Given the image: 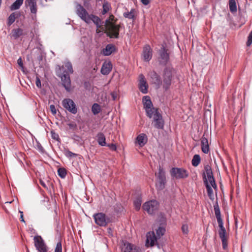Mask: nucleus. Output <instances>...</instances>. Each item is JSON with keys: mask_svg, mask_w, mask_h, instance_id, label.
<instances>
[{"mask_svg": "<svg viewBox=\"0 0 252 252\" xmlns=\"http://www.w3.org/2000/svg\"><path fill=\"white\" fill-rule=\"evenodd\" d=\"M67 125L71 129H75L76 127V125L74 123H69Z\"/></svg>", "mask_w": 252, "mask_h": 252, "instance_id": "55", "label": "nucleus"}, {"mask_svg": "<svg viewBox=\"0 0 252 252\" xmlns=\"http://www.w3.org/2000/svg\"><path fill=\"white\" fill-rule=\"evenodd\" d=\"M61 77L63 86L66 91L70 92L71 90V85L69 74L65 70H64Z\"/></svg>", "mask_w": 252, "mask_h": 252, "instance_id": "10", "label": "nucleus"}, {"mask_svg": "<svg viewBox=\"0 0 252 252\" xmlns=\"http://www.w3.org/2000/svg\"><path fill=\"white\" fill-rule=\"evenodd\" d=\"M203 179L205 185L208 196L211 199L213 196V190L217 188L215 180L213 175L211 167L209 165H206L204 168V171L203 173Z\"/></svg>", "mask_w": 252, "mask_h": 252, "instance_id": "1", "label": "nucleus"}, {"mask_svg": "<svg viewBox=\"0 0 252 252\" xmlns=\"http://www.w3.org/2000/svg\"><path fill=\"white\" fill-rule=\"evenodd\" d=\"M25 3L29 6L32 13H36L37 4L35 0H26Z\"/></svg>", "mask_w": 252, "mask_h": 252, "instance_id": "24", "label": "nucleus"}, {"mask_svg": "<svg viewBox=\"0 0 252 252\" xmlns=\"http://www.w3.org/2000/svg\"><path fill=\"white\" fill-rule=\"evenodd\" d=\"M24 0H16L11 6L10 10H15L18 9L22 5Z\"/></svg>", "mask_w": 252, "mask_h": 252, "instance_id": "31", "label": "nucleus"}, {"mask_svg": "<svg viewBox=\"0 0 252 252\" xmlns=\"http://www.w3.org/2000/svg\"><path fill=\"white\" fill-rule=\"evenodd\" d=\"M171 175L176 179H182L188 177L189 174L186 169L174 167L171 170Z\"/></svg>", "mask_w": 252, "mask_h": 252, "instance_id": "8", "label": "nucleus"}, {"mask_svg": "<svg viewBox=\"0 0 252 252\" xmlns=\"http://www.w3.org/2000/svg\"><path fill=\"white\" fill-rule=\"evenodd\" d=\"M201 145L202 151L204 154H208L209 152V146L208 144V140L207 138L205 137L204 134L201 139Z\"/></svg>", "mask_w": 252, "mask_h": 252, "instance_id": "21", "label": "nucleus"}, {"mask_svg": "<svg viewBox=\"0 0 252 252\" xmlns=\"http://www.w3.org/2000/svg\"><path fill=\"white\" fill-rule=\"evenodd\" d=\"M166 183V179H157L156 184V188L158 190H162L164 187Z\"/></svg>", "mask_w": 252, "mask_h": 252, "instance_id": "30", "label": "nucleus"}, {"mask_svg": "<svg viewBox=\"0 0 252 252\" xmlns=\"http://www.w3.org/2000/svg\"><path fill=\"white\" fill-rule=\"evenodd\" d=\"M136 142L140 147H143L147 142L148 138L146 134L141 133L136 137Z\"/></svg>", "mask_w": 252, "mask_h": 252, "instance_id": "22", "label": "nucleus"}, {"mask_svg": "<svg viewBox=\"0 0 252 252\" xmlns=\"http://www.w3.org/2000/svg\"><path fill=\"white\" fill-rule=\"evenodd\" d=\"M135 9L131 8L130 11H127L124 12L123 14V16L126 18L134 20L135 18Z\"/></svg>", "mask_w": 252, "mask_h": 252, "instance_id": "28", "label": "nucleus"}, {"mask_svg": "<svg viewBox=\"0 0 252 252\" xmlns=\"http://www.w3.org/2000/svg\"><path fill=\"white\" fill-rule=\"evenodd\" d=\"M214 208L215 215L218 223V226L219 227V229L218 230V234L220 237V212L219 205L217 201H216L215 204L214 205Z\"/></svg>", "mask_w": 252, "mask_h": 252, "instance_id": "19", "label": "nucleus"}, {"mask_svg": "<svg viewBox=\"0 0 252 252\" xmlns=\"http://www.w3.org/2000/svg\"><path fill=\"white\" fill-rule=\"evenodd\" d=\"M54 252H62V246L61 242L57 243Z\"/></svg>", "mask_w": 252, "mask_h": 252, "instance_id": "47", "label": "nucleus"}, {"mask_svg": "<svg viewBox=\"0 0 252 252\" xmlns=\"http://www.w3.org/2000/svg\"><path fill=\"white\" fill-rule=\"evenodd\" d=\"M154 126L158 129H162L164 126V121L162 119V116L159 113H157L154 115Z\"/></svg>", "mask_w": 252, "mask_h": 252, "instance_id": "13", "label": "nucleus"}, {"mask_svg": "<svg viewBox=\"0 0 252 252\" xmlns=\"http://www.w3.org/2000/svg\"><path fill=\"white\" fill-rule=\"evenodd\" d=\"M111 95L113 98V100H115L117 98V94L115 92H112L111 94Z\"/></svg>", "mask_w": 252, "mask_h": 252, "instance_id": "57", "label": "nucleus"}, {"mask_svg": "<svg viewBox=\"0 0 252 252\" xmlns=\"http://www.w3.org/2000/svg\"><path fill=\"white\" fill-rule=\"evenodd\" d=\"M12 201H10V202H5V204H10L11 203Z\"/></svg>", "mask_w": 252, "mask_h": 252, "instance_id": "61", "label": "nucleus"}, {"mask_svg": "<svg viewBox=\"0 0 252 252\" xmlns=\"http://www.w3.org/2000/svg\"><path fill=\"white\" fill-rule=\"evenodd\" d=\"M143 103L144 105V107L145 109L152 107L153 104L151 100L150 97L149 96H144L143 98Z\"/></svg>", "mask_w": 252, "mask_h": 252, "instance_id": "29", "label": "nucleus"}, {"mask_svg": "<svg viewBox=\"0 0 252 252\" xmlns=\"http://www.w3.org/2000/svg\"><path fill=\"white\" fill-rule=\"evenodd\" d=\"M20 220L22 222H25L23 218V215H20Z\"/></svg>", "mask_w": 252, "mask_h": 252, "instance_id": "59", "label": "nucleus"}, {"mask_svg": "<svg viewBox=\"0 0 252 252\" xmlns=\"http://www.w3.org/2000/svg\"><path fill=\"white\" fill-rule=\"evenodd\" d=\"M145 111L149 118H152L153 116L154 117V115H156L157 113H159L158 110L153 106L145 109Z\"/></svg>", "mask_w": 252, "mask_h": 252, "instance_id": "27", "label": "nucleus"}, {"mask_svg": "<svg viewBox=\"0 0 252 252\" xmlns=\"http://www.w3.org/2000/svg\"><path fill=\"white\" fill-rule=\"evenodd\" d=\"M235 225L236 229H238V228H241L242 227V223L241 222V220L240 219L239 220L237 218H235Z\"/></svg>", "mask_w": 252, "mask_h": 252, "instance_id": "46", "label": "nucleus"}, {"mask_svg": "<svg viewBox=\"0 0 252 252\" xmlns=\"http://www.w3.org/2000/svg\"><path fill=\"white\" fill-rule=\"evenodd\" d=\"M252 43V31L250 32L248 37V41L247 42V45L250 46Z\"/></svg>", "mask_w": 252, "mask_h": 252, "instance_id": "50", "label": "nucleus"}, {"mask_svg": "<svg viewBox=\"0 0 252 252\" xmlns=\"http://www.w3.org/2000/svg\"><path fill=\"white\" fill-rule=\"evenodd\" d=\"M116 20L115 19V17L112 14L110 15L109 17L105 21V26H108L111 24L112 25L115 24Z\"/></svg>", "mask_w": 252, "mask_h": 252, "instance_id": "36", "label": "nucleus"}, {"mask_svg": "<svg viewBox=\"0 0 252 252\" xmlns=\"http://www.w3.org/2000/svg\"><path fill=\"white\" fill-rule=\"evenodd\" d=\"M50 111H51V113H52V114H53V115L56 114L57 110H56V107L54 105H51L50 106Z\"/></svg>", "mask_w": 252, "mask_h": 252, "instance_id": "52", "label": "nucleus"}, {"mask_svg": "<svg viewBox=\"0 0 252 252\" xmlns=\"http://www.w3.org/2000/svg\"><path fill=\"white\" fill-rule=\"evenodd\" d=\"M141 202L142 200L140 196H138L134 199L133 201L134 206L137 210H139L140 209L141 205Z\"/></svg>", "mask_w": 252, "mask_h": 252, "instance_id": "37", "label": "nucleus"}, {"mask_svg": "<svg viewBox=\"0 0 252 252\" xmlns=\"http://www.w3.org/2000/svg\"><path fill=\"white\" fill-rule=\"evenodd\" d=\"M115 46L112 44H108L102 51V53L104 56H109L115 51Z\"/></svg>", "mask_w": 252, "mask_h": 252, "instance_id": "23", "label": "nucleus"}, {"mask_svg": "<svg viewBox=\"0 0 252 252\" xmlns=\"http://www.w3.org/2000/svg\"><path fill=\"white\" fill-rule=\"evenodd\" d=\"M103 23V22L101 21L100 23H98V25H95L96 27V33H99L100 32H105L106 29V26L103 27L102 25Z\"/></svg>", "mask_w": 252, "mask_h": 252, "instance_id": "38", "label": "nucleus"}, {"mask_svg": "<svg viewBox=\"0 0 252 252\" xmlns=\"http://www.w3.org/2000/svg\"><path fill=\"white\" fill-rule=\"evenodd\" d=\"M172 71L173 68L172 67H166L164 70L163 87L165 90H167L171 85L172 79Z\"/></svg>", "mask_w": 252, "mask_h": 252, "instance_id": "4", "label": "nucleus"}, {"mask_svg": "<svg viewBox=\"0 0 252 252\" xmlns=\"http://www.w3.org/2000/svg\"><path fill=\"white\" fill-rule=\"evenodd\" d=\"M51 137L52 139L58 141L60 139L58 134L56 133L54 130L51 131Z\"/></svg>", "mask_w": 252, "mask_h": 252, "instance_id": "48", "label": "nucleus"}, {"mask_svg": "<svg viewBox=\"0 0 252 252\" xmlns=\"http://www.w3.org/2000/svg\"><path fill=\"white\" fill-rule=\"evenodd\" d=\"M63 107L72 114L77 112V108L74 101L70 98L64 99L62 101Z\"/></svg>", "mask_w": 252, "mask_h": 252, "instance_id": "9", "label": "nucleus"}, {"mask_svg": "<svg viewBox=\"0 0 252 252\" xmlns=\"http://www.w3.org/2000/svg\"><path fill=\"white\" fill-rule=\"evenodd\" d=\"M89 24L91 23V21H93V22L95 25H98V23H100L101 20L96 15H94V14H90L89 17Z\"/></svg>", "mask_w": 252, "mask_h": 252, "instance_id": "32", "label": "nucleus"}, {"mask_svg": "<svg viewBox=\"0 0 252 252\" xmlns=\"http://www.w3.org/2000/svg\"><path fill=\"white\" fill-rule=\"evenodd\" d=\"M76 12L77 15L87 24H89V14L85 8L80 4L77 3L76 5Z\"/></svg>", "mask_w": 252, "mask_h": 252, "instance_id": "6", "label": "nucleus"}, {"mask_svg": "<svg viewBox=\"0 0 252 252\" xmlns=\"http://www.w3.org/2000/svg\"><path fill=\"white\" fill-rule=\"evenodd\" d=\"M229 8L231 12L234 13L237 11V6L235 0H229Z\"/></svg>", "mask_w": 252, "mask_h": 252, "instance_id": "33", "label": "nucleus"}, {"mask_svg": "<svg viewBox=\"0 0 252 252\" xmlns=\"http://www.w3.org/2000/svg\"><path fill=\"white\" fill-rule=\"evenodd\" d=\"M58 173L61 178H64L66 175V170L64 168H59L58 170Z\"/></svg>", "mask_w": 252, "mask_h": 252, "instance_id": "43", "label": "nucleus"}, {"mask_svg": "<svg viewBox=\"0 0 252 252\" xmlns=\"http://www.w3.org/2000/svg\"><path fill=\"white\" fill-rule=\"evenodd\" d=\"M200 162V157L198 155H195L191 161L192 165L193 166H197Z\"/></svg>", "mask_w": 252, "mask_h": 252, "instance_id": "39", "label": "nucleus"}, {"mask_svg": "<svg viewBox=\"0 0 252 252\" xmlns=\"http://www.w3.org/2000/svg\"><path fill=\"white\" fill-rule=\"evenodd\" d=\"M151 0H141V2L145 5H148Z\"/></svg>", "mask_w": 252, "mask_h": 252, "instance_id": "56", "label": "nucleus"}, {"mask_svg": "<svg viewBox=\"0 0 252 252\" xmlns=\"http://www.w3.org/2000/svg\"><path fill=\"white\" fill-rule=\"evenodd\" d=\"M16 19L15 13H11L8 18L7 24L8 26L11 25L15 21Z\"/></svg>", "mask_w": 252, "mask_h": 252, "instance_id": "42", "label": "nucleus"}, {"mask_svg": "<svg viewBox=\"0 0 252 252\" xmlns=\"http://www.w3.org/2000/svg\"><path fill=\"white\" fill-rule=\"evenodd\" d=\"M95 223L100 226H105L110 222L109 219L103 213L94 214Z\"/></svg>", "mask_w": 252, "mask_h": 252, "instance_id": "5", "label": "nucleus"}, {"mask_svg": "<svg viewBox=\"0 0 252 252\" xmlns=\"http://www.w3.org/2000/svg\"><path fill=\"white\" fill-rule=\"evenodd\" d=\"M165 232V229L164 227L159 226L156 230L157 237L158 238H160L163 236Z\"/></svg>", "mask_w": 252, "mask_h": 252, "instance_id": "40", "label": "nucleus"}, {"mask_svg": "<svg viewBox=\"0 0 252 252\" xmlns=\"http://www.w3.org/2000/svg\"><path fill=\"white\" fill-rule=\"evenodd\" d=\"M106 146L108 147L112 151H116L117 150V147L115 144H106Z\"/></svg>", "mask_w": 252, "mask_h": 252, "instance_id": "51", "label": "nucleus"}, {"mask_svg": "<svg viewBox=\"0 0 252 252\" xmlns=\"http://www.w3.org/2000/svg\"><path fill=\"white\" fill-rule=\"evenodd\" d=\"M182 230L184 234H188L189 232V227L187 224H183L182 226Z\"/></svg>", "mask_w": 252, "mask_h": 252, "instance_id": "49", "label": "nucleus"}, {"mask_svg": "<svg viewBox=\"0 0 252 252\" xmlns=\"http://www.w3.org/2000/svg\"><path fill=\"white\" fill-rule=\"evenodd\" d=\"M35 84H36V86L38 88H41V81H40V79H39V78L38 77H36V78Z\"/></svg>", "mask_w": 252, "mask_h": 252, "instance_id": "53", "label": "nucleus"}, {"mask_svg": "<svg viewBox=\"0 0 252 252\" xmlns=\"http://www.w3.org/2000/svg\"><path fill=\"white\" fill-rule=\"evenodd\" d=\"M33 241L35 247L39 252H47V247L43 239L40 236H35L33 238Z\"/></svg>", "mask_w": 252, "mask_h": 252, "instance_id": "7", "label": "nucleus"}, {"mask_svg": "<svg viewBox=\"0 0 252 252\" xmlns=\"http://www.w3.org/2000/svg\"><path fill=\"white\" fill-rule=\"evenodd\" d=\"M143 58L146 62H149L152 58V49L149 45H146L143 48Z\"/></svg>", "mask_w": 252, "mask_h": 252, "instance_id": "18", "label": "nucleus"}, {"mask_svg": "<svg viewBox=\"0 0 252 252\" xmlns=\"http://www.w3.org/2000/svg\"><path fill=\"white\" fill-rule=\"evenodd\" d=\"M112 69V64L110 62H104L101 68V73L103 75H108Z\"/></svg>", "mask_w": 252, "mask_h": 252, "instance_id": "20", "label": "nucleus"}, {"mask_svg": "<svg viewBox=\"0 0 252 252\" xmlns=\"http://www.w3.org/2000/svg\"><path fill=\"white\" fill-rule=\"evenodd\" d=\"M111 8L110 4L106 2H104L103 4V10L102 11V14L103 15L105 14L106 13H107L109 10H110Z\"/></svg>", "mask_w": 252, "mask_h": 252, "instance_id": "44", "label": "nucleus"}, {"mask_svg": "<svg viewBox=\"0 0 252 252\" xmlns=\"http://www.w3.org/2000/svg\"><path fill=\"white\" fill-rule=\"evenodd\" d=\"M107 232L109 234V235L110 236H113V234H112V230L111 229V228H108L107 229Z\"/></svg>", "mask_w": 252, "mask_h": 252, "instance_id": "58", "label": "nucleus"}, {"mask_svg": "<svg viewBox=\"0 0 252 252\" xmlns=\"http://www.w3.org/2000/svg\"><path fill=\"white\" fill-rule=\"evenodd\" d=\"M19 213H20L21 215H23V212L21 211H19Z\"/></svg>", "mask_w": 252, "mask_h": 252, "instance_id": "62", "label": "nucleus"}, {"mask_svg": "<svg viewBox=\"0 0 252 252\" xmlns=\"http://www.w3.org/2000/svg\"><path fill=\"white\" fill-rule=\"evenodd\" d=\"M122 252H140L139 247L127 242H123L121 246Z\"/></svg>", "mask_w": 252, "mask_h": 252, "instance_id": "11", "label": "nucleus"}, {"mask_svg": "<svg viewBox=\"0 0 252 252\" xmlns=\"http://www.w3.org/2000/svg\"><path fill=\"white\" fill-rule=\"evenodd\" d=\"M64 154L67 158H72L77 156V154L73 153L68 150H65L64 152Z\"/></svg>", "mask_w": 252, "mask_h": 252, "instance_id": "45", "label": "nucleus"}, {"mask_svg": "<svg viewBox=\"0 0 252 252\" xmlns=\"http://www.w3.org/2000/svg\"><path fill=\"white\" fill-rule=\"evenodd\" d=\"M12 36L17 39L23 34V30L20 28L14 29L12 31Z\"/></svg>", "mask_w": 252, "mask_h": 252, "instance_id": "34", "label": "nucleus"}, {"mask_svg": "<svg viewBox=\"0 0 252 252\" xmlns=\"http://www.w3.org/2000/svg\"><path fill=\"white\" fill-rule=\"evenodd\" d=\"M97 141L98 144L101 146H106V138L104 134L102 132H99L96 135Z\"/></svg>", "mask_w": 252, "mask_h": 252, "instance_id": "26", "label": "nucleus"}, {"mask_svg": "<svg viewBox=\"0 0 252 252\" xmlns=\"http://www.w3.org/2000/svg\"><path fill=\"white\" fill-rule=\"evenodd\" d=\"M156 175L157 176V179H166L165 172L160 166H159L158 173L156 174Z\"/></svg>", "mask_w": 252, "mask_h": 252, "instance_id": "35", "label": "nucleus"}, {"mask_svg": "<svg viewBox=\"0 0 252 252\" xmlns=\"http://www.w3.org/2000/svg\"><path fill=\"white\" fill-rule=\"evenodd\" d=\"M92 112L94 115L98 114L100 111V107L97 103H94L92 107Z\"/></svg>", "mask_w": 252, "mask_h": 252, "instance_id": "41", "label": "nucleus"}, {"mask_svg": "<svg viewBox=\"0 0 252 252\" xmlns=\"http://www.w3.org/2000/svg\"><path fill=\"white\" fill-rule=\"evenodd\" d=\"M148 75L151 82L156 85L158 88H159L161 84L159 76L155 71H150Z\"/></svg>", "mask_w": 252, "mask_h": 252, "instance_id": "14", "label": "nucleus"}, {"mask_svg": "<svg viewBox=\"0 0 252 252\" xmlns=\"http://www.w3.org/2000/svg\"><path fill=\"white\" fill-rule=\"evenodd\" d=\"M229 235L227 233L226 230L222 225L221 222V242L222 247L224 250H226L228 246V240L229 239Z\"/></svg>", "mask_w": 252, "mask_h": 252, "instance_id": "17", "label": "nucleus"}, {"mask_svg": "<svg viewBox=\"0 0 252 252\" xmlns=\"http://www.w3.org/2000/svg\"><path fill=\"white\" fill-rule=\"evenodd\" d=\"M158 237L155 235L154 231L149 232L146 234V246L153 247L157 243Z\"/></svg>", "mask_w": 252, "mask_h": 252, "instance_id": "12", "label": "nucleus"}, {"mask_svg": "<svg viewBox=\"0 0 252 252\" xmlns=\"http://www.w3.org/2000/svg\"><path fill=\"white\" fill-rule=\"evenodd\" d=\"M17 63L18 64V65L22 68H24V66H23V62H22V59L21 57H20L18 60H17Z\"/></svg>", "mask_w": 252, "mask_h": 252, "instance_id": "54", "label": "nucleus"}, {"mask_svg": "<svg viewBox=\"0 0 252 252\" xmlns=\"http://www.w3.org/2000/svg\"><path fill=\"white\" fill-rule=\"evenodd\" d=\"M159 207L158 202L155 200L147 201L144 203L142 208L150 215H153L158 212Z\"/></svg>", "mask_w": 252, "mask_h": 252, "instance_id": "2", "label": "nucleus"}, {"mask_svg": "<svg viewBox=\"0 0 252 252\" xmlns=\"http://www.w3.org/2000/svg\"><path fill=\"white\" fill-rule=\"evenodd\" d=\"M159 62L160 63L165 64L169 61V54L167 53V51L163 46H162L159 50Z\"/></svg>", "mask_w": 252, "mask_h": 252, "instance_id": "16", "label": "nucleus"}, {"mask_svg": "<svg viewBox=\"0 0 252 252\" xmlns=\"http://www.w3.org/2000/svg\"><path fill=\"white\" fill-rule=\"evenodd\" d=\"M121 28L120 25L110 24L106 27L105 33L111 38H118L119 37V31Z\"/></svg>", "mask_w": 252, "mask_h": 252, "instance_id": "3", "label": "nucleus"}, {"mask_svg": "<svg viewBox=\"0 0 252 252\" xmlns=\"http://www.w3.org/2000/svg\"><path fill=\"white\" fill-rule=\"evenodd\" d=\"M40 183L44 187H46L45 184L43 183L42 181H40Z\"/></svg>", "mask_w": 252, "mask_h": 252, "instance_id": "60", "label": "nucleus"}, {"mask_svg": "<svg viewBox=\"0 0 252 252\" xmlns=\"http://www.w3.org/2000/svg\"><path fill=\"white\" fill-rule=\"evenodd\" d=\"M148 85L145 78V76L141 74L139 76V89L143 94L148 93Z\"/></svg>", "mask_w": 252, "mask_h": 252, "instance_id": "15", "label": "nucleus"}, {"mask_svg": "<svg viewBox=\"0 0 252 252\" xmlns=\"http://www.w3.org/2000/svg\"><path fill=\"white\" fill-rule=\"evenodd\" d=\"M60 69L63 70V71L65 70L69 74H72L73 72L72 64L69 61L65 62Z\"/></svg>", "mask_w": 252, "mask_h": 252, "instance_id": "25", "label": "nucleus"}]
</instances>
